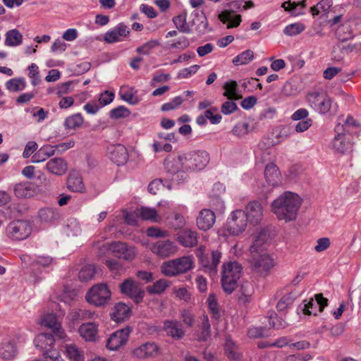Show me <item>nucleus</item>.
<instances>
[{
  "label": "nucleus",
  "instance_id": "nucleus-8",
  "mask_svg": "<svg viewBox=\"0 0 361 361\" xmlns=\"http://www.w3.org/2000/svg\"><path fill=\"white\" fill-rule=\"evenodd\" d=\"M249 263L251 270L262 277L268 276L276 265L274 259L266 252L251 253Z\"/></svg>",
  "mask_w": 361,
  "mask_h": 361
},
{
  "label": "nucleus",
  "instance_id": "nucleus-19",
  "mask_svg": "<svg viewBox=\"0 0 361 361\" xmlns=\"http://www.w3.org/2000/svg\"><path fill=\"white\" fill-rule=\"evenodd\" d=\"M163 330L173 340H180L185 335L183 324L176 319H167L163 322Z\"/></svg>",
  "mask_w": 361,
  "mask_h": 361
},
{
  "label": "nucleus",
  "instance_id": "nucleus-9",
  "mask_svg": "<svg viewBox=\"0 0 361 361\" xmlns=\"http://www.w3.org/2000/svg\"><path fill=\"white\" fill-rule=\"evenodd\" d=\"M184 170L186 173L203 169L209 161V155L206 151H192L182 154Z\"/></svg>",
  "mask_w": 361,
  "mask_h": 361
},
{
  "label": "nucleus",
  "instance_id": "nucleus-46",
  "mask_svg": "<svg viewBox=\"0 0 361 361\" xmlns=\"http://www.w3.org/2000/svg\"><path fill=\"white\" fill-rule=\"evenodd\" d=\"M336 38L341 42L348 41L353 37V34L349 24L341 25L336 31Z\"/></svg>",
  "mask_w": 361,
  "mask_h": 361
},
{
  "label": "nucleus",
  "instance_id": "nucleus-63",
  "mask_svg": "<svg viewBox=\"0 0 361 361\" xmlns=\"http://www.w3.org/2000/svg\"><path fill=\"white\" fill-rule=\"evenodd\" d=\"M159 44L157 40H149L136 49L139 54L148 55L150 51Z\"/></svg>",
  "mask_w": 361,
  "mask_h": 361
},
{
  "label": "nucleus",
  "instance_id": "nucleus-30",
  "mask_svg": "<svg viewBox=\"0 0 361 361\" xmlns=\"http://www.w3.org/2000/svg\"><path fill=\"white\" fill-rule=\"evenodd\" d=\"M78 332L85 341H95L98 333L97 325L94 322L84 323L80 326Z\"/></svg>",
  "mask_w": 361,
  "mask_h": 361
},
{
  "label": "nucleus",
  "instance_id": "nucleus-22",
  "mask_svg": "<svg viewBox=\"0 0 361 361\" xmlns=\"http://www.w3.org/2000/svg\"><path fill=\"white\" fill-rule=\"evenodd\" d=\"M215 221L214 212L209 209H203L199 212L196 218V225L200 230L207 231L212 228Z\"/></svg>",
  "mask_w": 361,
  "mask_h": 361
},
{
  "label": "nucleus",
  "instance_id": "nucleus-24",
  "mask_svg": "<svg viewBox=\"0 0 361 361\" xmlns=\"http://www.w3.org/2000/svg\"><path fill=\"white\" fill-rule=\"evenodd\" d=\"M271 238L272 235H271L269 230H261L255 236L252 244L250 246V250L251 253L263 252L262 251L266 248Z\"/></svg>",
  "mask_w": 361,
  "mask_h": 361
},
{
  "label": "nucleus",
  "instance_id": "nucleus-21",
  "mask_svg": "<svg viewBox=\"0 0 361 361\" xmlns=\"http://www.w3.org/2000/svg\"><path fill=\"white\" fill-rule=\"evenodd\" d=\"M107 154L109 158L118 166L124 165L129 157L126 147L121 144L109 147Z\"/></svg>",
  "mask_w": 361,
  "mask_h": 361
},
{
  "label": "nucleus",
  "instance_id": "nucleus-53",
  "mask_svg": "<svg viewBox=\"0 0 361 361\" xmlns=\"http://www.w3.org/2000/svg\"><path fill=\"white\" fill-rule=\"evenodd\" d=\"M39 217L42 221L51 222L59 218V214L53 209L47 207L39 211Z\"/></svg>",
  "mask_w": 361,
  "mask_h": 361
},
{
  "label": "nucleus",
  "instance_id": "nucleus-31",
  "mask_svg": "<svg viewBox=\"0 0 361 361\" xmlns=\"http://www.w3.org/2000/svg\"><path fill=\"white\" fill-rule=\"evenodd\" d=\"M51 262L52 258L49 256L37 257V258L34 259L30 264L33 276L35 277L37 280L40 279L41 277L39 274L42 273L41 267H47L51 264Z\"/></svg>",
  "mask_w": 361,
  "mask_h": 361
},
{
  "label": "nucleus",
  "instance_id": "nucleus-11",
  "mask_svg": "<svg viewBox=\"0 0 361 361\" xmlns=\"http://www.w3.org/2000/svg\"><path fill=\"white\" fill-rule=\"evenodd\" d=\"M103 250H109L116 257L126 261H132L136 256L135 247L121 241H113L110 243L104 244L100 247V253Z\"/></svg>",
  "mask_w": 361,
  "mask_h": 361
},
{
  "label": "nucleus",
  "instance_id": "nucleus-29",
  "mask_svg": "<svg viewBox=\"0 0 361 361\" xmlns=\"http://www.w3.org/2000/svg\"><path fill=\"white\" fill-rule=\"evenodd\" d=\"M192 16L193 18L192 20V25L195 26V30L199 34H204L207 32L209 24L207 16L204 11H195L192 12Z\"/></svg>",
  "mask_w": 361,
  "mask_h": 361
},
{
  "label": "nucleus",
  "instance_id": "nucleus-58",
  "mask_svg": "<svg viewBox=\"0 0 361 361\" xmlns=\"http://www.w3.org/2000/svg\"><path fill=\"white\" fill-rule=\"evenodd\" d=\"M305 29V26L304 24L300 23H295L290 25H287L284 30L283 32L285 35L288 36H294L301 33Z\"/></svg>",
  "mask_w": 361,
  "mask_h": 361
},
{
  "label": "nucleus",
  "instance_id": "nucleus-55",
  "mask_svg": "<svg viewBox=\"0 0 361 361\" xmlns=\"http://www.w3.org/2000/svg\"><path fill=\"white\" fill-rule=\"evenodd\" d=\"M140 215L144 220H150L154 222H158L159 220L157 210L153 208L141 207L140 209Z\"/></svg>",
  "mask_w": 361,
  "mask_h": 361
},
{
  "label": "nucleus",
  "instance_id": "nucleus-44",
  "mask_svg": "<svg viewBox=\"0 0 361 361\" xmlns=\"http://www.w3.org/2000/svg\"><path fill=\"white\" fill-rule=\"evenodd\" d=\"M224 350L229 360H238L241 357V355L234 342L229 338H226Z\"/></svg>",
  "mask_w": 361,
  "mask_h": 361
},
{
  "label": "nucleus",
  "instance_id": "nucleus-50",
  "mask_svg": "<svg viewBox=\"0 0 361 361\" xmlns=\"http://www.w3.org/2000/svg\"><path fill=\"white\" fill-rule=\"evenodd\" d=\"M209 312L212 315V318L219 320L221 317L219 305L214 294H210L207 300Z\"/></svg>",
  "mask_w": 361,
  "mask_h": 361
},
{
  "label": "nucleus",
  "instance_id": "nucleus-61",
  "mask_svg": "<svg viewBox=\"0 0 361 361\" xmlns=\"http://www.w3.org/2000/svg\"><path fill=\"white\" fill-rule=\"evenodd\" d=\"M249 126L247 122H239L232 129V133L239 137H243L248 133Z\"/></svg>",
  "mask_w": 361,
  "mask_h": 361
},
{
  "label": "nucleus",
  "instance_id": "nucleus-2",
  "mask_svg": "<svg viewBox=\"0 0 361 361\" xmlns=\"http://www.w3.org/2000/svg\"><path fill=\"white\" fill-rule=\"evenodd\" d=\"M202 270L210 276H215L221 262L222 253L218 250H207L204 246L199 247L195 252Z\"/></svg>",
  "mask_w": 361,
  "mask_h": 361
},
{
  "label": "nucleus",
  "instance_id": "nucleus-13",
  "mask_svg": "<svg viewBox=\"0 0 361 361\" xmlns=\"http://www.w3.org/2000/svg\"><path fill=\"white\" fill-rule=\"evenodd\" d=\"M32 225L25 220H16L8 224L6 233L8 238L13 240H23L26 239L32 233Z\"/></svg>",
  "mask_w": 361,
  "mask_h": 361
},
{
  "label": "nucleus",
  "instance_id": "nucleus-48",
  "mask_svg": "<svg viewBox=\"0 0 361 361\" xmlns=\"http://www.w3.org/2000/svg\"><path fill=\"white\" fill-rule=\"evenodd\" d=\"M5 85L9 92H20L25 88L26 82L23 78H14L8 80Z\"/></svg>",
  "mask_w": 361,
  "mask_h": 361
},
{
  "label": "nucleus",
  "instance_id": "nucleus-60",
  "mask_svg": "<svg viewBox=\"0 0 361 361\" xmlns=\"http://www.w3.org/2000/svg\"><path fill=\"white\" fill-rule=\"evenodd\" d=\"M130 114V110L123 106H118L116 108H114L110 111V117L114 119H118L122 118L128 117Z\"/></svg>",
  "mask_w": 361,
  "mask_h": 361
},
{
  "label": "nucleus",
  "instance_id": "nucleus-54",
  "mask_svg": "<svg viewBox=\"0 0 361 361\" xmlns=\"http://www.w3.org/2000/svg\"><path fill=\"white\" fill-rule=\"evenodd\" d=\"M254 53L250 49L245 50L233 59V63L235 66L245 65L253 60Z\"/></svg>",
  "mask_w": 361,
  "mask_h": 361
},
{
  "label": "nucleus",
  "instance_id": "nucleus-38",
  "mask_svg": "<svg viewBox=\"0 0 361 361\" xmlns=\"http://www.w3.org/2000/svg\"><path fill=\"white\" fill-rule=\"evenodd\" d=\"M4 44L8 47H16L23 42V35L17 29H12L6 32Z\"/></svg>",
  "mask_w": 361,
  "mask_h": 361
},
{
  "label": "nucleus",
  "instance_id": "nucleus-20",
  "mask_svg": "<svg viewBox=\"0 0 361 361\" xmlns=\"http://www.w3.org/2000/svg\"><path fill=\"white\" fill-rule=\"evenodd\" d=\"M343 125L338 123L335 128L337 135L335 136L332 142L333 148L341 154L350 151L352 148V144L349 140H347L345 135L343 133Z\"/></svg>",
  "mask_w": 361,
  "mask_h": 361
},
{
  "label": "nucleus",
  "instance_id": "nucleus-6",
  "mask_svg": "<svg viewBox=\"0 0 361 361\" xmlns=\"http://www.w3.org/2000/svg\"><path fill=\"white\" fill-rule=\"evenodd\" d=\"M183 155L176 157L169 156L164 161V166L169 176L172 177V181L178 185L183 183L188 178L186 171L184 170Z\"/></svg>",
  "mask_w": 361,
  "mask_h": 361
},
{
  "label": "nucleus",
  "instance_id": "nucleus-49",
  "mask_svg": "<svg viewBox=\"0 0 361 361\" xmlns=\"http://www.w3.org/2000/svg\"><path fill=\"white\" fill-rule=\"evenodd\" d=\"M67 357L71 361H83L84 355L82 352L75 345H67L66 347Z\"/></svg>",
  "mask_w": 361,
  "mask_h": 361
},
{
  "label": "nucleus",
  "instance_id": "nucleus-35",
  "mask_svg": "<svg viewBox=\"0 0 361 361\" xmlns=\"http://www.w3.org/2000/svg\"><path fill=\"white\" fill-rule=\"evenodd\" d=\"M179 243L184 247H193L197 244V233L191 229H185L178 237Z\"/></svg>",
  "mask_w": 361,
  "mask_h": 361
},
{
  "label": "nucleus",
  "instance_id": "nucleus-47",
  "mask_svg": "<svg viewBox=\"0 0 361 361\" xmlns=\"http://www.w3.org/2000/svg\"><path fill=\"white\" fill-rule=\"evenodd\" d=\"M201 333L198 336L197 341L204 342L211 336V325L207 315H204L202 318Z\"/></svg>",
  "mask_w": 361,
  "mask_h": 361
},
{
  "label": "nucleus",
  "instance_id": "nucleus-36",
  "mask_svg": "<svg viewBox=\"0 0 361 361\" xmlns=\"http://www.w3.org/2000/svg\"><path fill=\"white\" fill-rule=\"evenodd\" d=\"M306 0H302L299 2L287 1L282 4L281 7L286 11L290 12L292 16H298L303 15L305 13L302 11L307 6Z\"/></svg>",
  "mask_w": 361,
  "mask_h": 361
},
{
  "label": "nucleus",
  "instance_id": "nucleus-15",
  "mask_svg": "<svg viewBox=\"0 0 361 361\" xmlns=\"http://www.w3.org/2000/svg\"><path fill=\"white\" fill-rule=\"evenodd\" d=\"M243 1H235L228 4L229 10H225L219 15V18L223 23H228V29L238 27L241 21V16H233V13L243 8Z\"/></svg>",
  "mask_w": 361,
  "mask_h": 361
},
{
  "label": "nucleus",
  "instance_id": "nucleus-42",
  "mask_svg": "<svg viewBox=\"0 0 361 361\" xmlns=\"http://www.w3.org/2000/svg\"><path fill=\"white\" fill-rule=\"evenodd\" d=\"M17 353L16 347L11 343L3 344L0 347V357L5 360L14 359Z\"/></svg>",
  "mask_w": 361,
  "mask_h": 361
},
{
  "label": "nucleus",
  "instance_id": "nucleus-56",
  "mask_svg": "<svg viewBox=\"0 0 361 361\" xmlns=\"http://www.w3.org/2000/svg\"><path fill=\"white\" fill-rule=\"evenodd\" d=\"M96 273L94 265L88 264L83 267L79 272L78 277L80 281H87L93 279Z\"/></svg>",
  "mask_w": 361,
  "mask_h": 361
},
{
  "label": "nucleus",
  "instance_id": "nucleus-27",
  "mask_svg": "<svg viewBox=\"0 0 361 361\" xmlns=\"http://www.w3.org/2000/svg\"><path fill=\"white\" fill-rule=\"evenodd\" d=\"M246 216L247 221L253 224L259 223L262 216V209L261 204L258 201L250 202L246 207Z\"/></svg>",
  "mask_w": 361,
  "mask_h": 361
},
{
  "label": "nucleus",
  "instance_id": "nucleus-26",
  "mask_svg": "<svg viewBox=\"0 0 361 361\" xmlns=\"http://www.w3.org/2000/svg\"><path fill=\"white\" fill-rule=\"evenodd\" d=\"M68 189L74 192H83L85 185L80 173L77 171H71L66 180Z\"/></svg>",
  "mask_w": 361,
  "mask_h": 361
},
{
  "label": "nucleus",
  "instance_id": "nucleus-33",
  "mask_svg": "<svg viewBox=\"0 0 361 361\" xmlns=\"http://www.w3.org/2000/svg\"><path fill=\"white\" fill-rule=\"evenodd\" d=\"M254 292V286L251 282H243L238 291V299L239 302L242 304L250 302Z\"/></svg>",
  "mask_w": 361,
  "mask_h": 361
},
{
  "label": "nucleus",
  "instance_id": "nucleus-43",
  "mask_svg": "<svg viewBox=\"0 0 361 361\" xmlns=\"http://www.w3.org/2000/svg\"><path fill=\"white\" fill-rule=\"evenodd\" d=\"M170 286V283L164 279H159L154 282L152 286H148L146 288L150 295H159Z\"/></svg>",
  "mask_w": 361,
  "mask_h": 361
},
{
  "label": "nucleus",
  "instance_id": "nucleus-4",
  "mask_svg": "<svg viewBox=\"0 0 361 361\" xmlns=\"http://www.w3.org/2000/svg\"><path fill=\"white\" fill-rule=\"evenodd\" d=\"M41 324L42 326L51 329V333H43L39 334L37 339L41 342H46L49 346L54 344L55 338L63 339L66 334L61 328V324L58 322L55 314H47L42 318Z\"/></svg>",
  "mask_w": 361,
  "mask_h": 361
},
{
  "label": "nucleus",
  "instance_id": "nucleus-51",
  "mask_svg": "<svg viewBox=\"0 0 361 361\" xmlns=\"http://www.w3.org/2000/svg\"><path fill=\"white\" fill-rule=\"evenodd\" d=\"M176 28L181 32L190 33L191 29L186 22V14H180L173 18Z\"/></svg>",
  "mask_w": 361,
  "mask_h": 361
},
{
  "label": "nucleus",
  "instance_id": "nucleus-64",
  "mask_svg": "<svg viewBox=\"0 0 361 361\" xmlns=\"http://www.w3.org/2000/svg\"><path fill=\"white\" fill-rule=\"evenodd\" d=\"M312 355L307 353L293 354L287 356L284 361H309Z\"/></svg>",
  "mask_w": 361,
  "mask_h": 361
},
{
  "label": "nucleus",
  "instance_id": "nucleus-12",
  "mask_svg": "<svg viewBox=\"0 0 361 361\" xmlns=\"http://www.w3.org/2000/svg\"><path fill=\"white\" fill-rule=\"evenodd\" d=\"M119 288L122 295L130 298L135 304L141 303L145 295L140 283L131 278L126 279L120 283Z\"/></svg>",
  "mask_w": 361,
  "mask_h": 361
},
{
  "label": "nucleus",
  "instance_id": "nucleus-41",
  "mask_svg": "<svg viewBox=\"0 0 361 361\" xmlns=\"http://www.w3.org/2000/svg\"><path fill=\"white\" fill-rule=\"evenodd\" d=\"M83 123V116L80 113H77L66 118L63 126L66 130H75L81 127Z\"/></svg>",
  "mask_w": 361,
  "mask_h": 361
},
{
  "label": "nucleus",
  "instance_id": "nucleus-7",
  "mask_svg": "<svg viewBox=\"0 0 361 361\" xmlns=\"http://www.w3.org/2000/svg\"><path fill=\"white\" fill-rule=\"evenodd\" d=\"M242 274V267L237 262H229L223 264L221 285L224 290L231 294L237 287V282Z\"/></svg>",
  "mask_w": 361,
  "mask_h": 361
},
{
  "label": "nucleus",
  "instance_id": "nucleus-45",
  "mask_svg": "<svg viewBox=\"0 0 361 361\" xmlns=\"http://www.w3.org/2000/svg\"><path fill=\"white\" fill-rule=\"evenodd\" d=\"M169 225L173 229L182 228L185 224L184 216L177 212H173L166 217Z\"/></svg>",
  "mask_w": 361,
  "mask_h": 361
},
{
  "label": "nucleus",
  "instance_id": "nucleus-16",
  "mask_svg": "<svg viewBox=\"0 0 361 361\" xmlns=\"http://www.w3.org/2000/svg\"><path fill=\"white\" fill-rule=\"evenodd\" d=\"M315 298H310L309 300L303 301L302 310L304 314L308 315H317V312H323L324 307L328 305V299L323 297L322 293L316 294Z\"/></svg>",
  "mask_w": 361,
  "mask_h": 361
},
{
  "label": "nucleus",
  "instance_id": "nucleus-37",
  "mask_svg": "<svg viewBox=\"0 0 361 361\" xmlns=\"http://www.w3.org/2000/svg\"><path fill=\"white\" fill-rule=\"evenodd\" d=\"M55 154V149L52 145H44L32 157L33 163L42 162Z\"/></svg>",
  "mask_w": 361,
  "mask_h": 361
},
{
  "label": "nucleus",
  "instance_id": "nucleus-34",
  "mask_svg": "<svg viewBox=\"0 0 361 361\" xmlns=\"http://www.w3.org/2000/svg\"><path fill=\"white\" fill-rule=\"evenodd\" d=\"M94 312L86 309H73L68 315V319L74 324H78L81 322L93 318Z\"/></svg>",
  "mask_w": 361,
  "mask_h": 361
},
{
  "label": "nucleus",
  "instance_id": "nucleus-57",
  "mask_svg": "<svg viewBox=\"0 0 361 361\" xmlns=\"http://www.w3.org/2000/svg\"><path fill=\"white\" fill-rule=\"evenodd\" d=\"M269 324L275 329H284L288 323L282 318L279 317L276 313H271L268 318Z\"/></svg>",
  "mask_w": 361,
  "mask_h": 361
},
{
  "label": "nucleus",
  "instance_id": "nucleus-14",
  "mask_svg": "<svg viewBox=\"0 0 361 361\" xmlns=\"http://www.w3.org/2000/svg\"><path fill=\"white\" fill-rule=\"evenodd\" d=\"M247 217L245 212L238 209L233 212L226 222V228L230 234L238 235L247 226Z\"/></svg>",
  "mask_w": 361,
  "mask_h": 361
},
{
  "label": "nucleus",
  "instance_id": "nucleus-3",
  "mask_svg": "<svg viewBox=\"0 0 361 361\" xmlns=\"http://www.w3.org/2000/svg\"><path fill=\"white\" fill-rule=\"evenodd\" d=\"M309 106L320 114H333L336 111V104L328 94L322 90L309 92L306 95Z\"/></svg>",
  "mask_w": 361,
  "mask_h": 361
},
{
  "label": "nucleus",
  "instance_id": "nucleus-52",
  "mask_svg": "<svg viewBox=\"0 0 361 361\" xmlns=\"http://www.w3.org/2000/svg\"><path fill=\"white\" fill-rule=\"evenodd\" d=\"M295 296L292 293L284 295L278 302L276 309L279 312H285L293 304Z\"/></svg>",
  "mask_w": 361,
  "mask_h": 361
},
{
  "label": "nucleus",
  "instance_id": "nucleus-25",
  "mask_svg": "<svg viewBox=\"0 0 361 361\" xmlns=\"http://www.w3.org/2000/svg\"><path fill=\"white\" fill-rule=\"evenodd\" d=\"M68 166L66 159L61 157L50 159L46 164V169L51 174L61 176L68 171Z\"/></svg>",
  "mask_w": 361,
  "mask_h": 361
},
{
  "label": "nucleus",
  "instance_id": "nucleus-40",
  "mask_svg": "<svg viewBox=\"0 0 361 361\" xmlns=\"http://www.w3.org/2000/svg\"><path fill=\"white\" fill-rule=\"evenodd\" d=\"M224 88L225 92L224 96L226 97L230 100H238L242 98V96L238 93V88L237 82L231 80L224 84Z\"/></svg>",
  "mask_w": 361,
  "mask_h": 361
},
{
  "label": "nucleus",
  "instance_id": "nucleus-18",
  "mask_svg": "<svg viewBox=\"0 0 361 361\" xmlns=\"http://www.w3.org/2000/svg\"><path fill=\"white\" fill-rule=\"evenodd\" d=\"M132 353L139 359L154 358L161 354V348L154 342H146L135 348Z\"/></svg>",
  "mask_w": 361,
  "mask_h": 361
},
{
  "label": "nucleus",
  "instance_id": "nucleus-5",
  "mask_svg": "<svg viewBox=\"0 0 361 361\" xmlns=\"http://www.w3.org/2000/svg\"><path fill=\"white\" fill-rule=\"evenodd\" d=\"M193 264L192 257L183 256L164 262L161 266V271L166 276L173 277L192 269Z\"/></svg>",
  "mask_w": 361,
  "mask_h": 361
},
{
  "label": "nucleus",
  "instance_id": "nucleus-59",
  "mask_svg": "<svg viewBox=\"0 0 361 361\" xmlns=\"http://www.w3.org/2000/svg\"><path fill=\"white\" fill-rule=\"evenodd\" d=\"M161 184H163L169 190L171 189V183L162 178H156L150 182V183L148 185V191L151 194L155 195L157 191L159 190V186Z\"/></svg>",
  "mask_w": 361,
  "mask_h": 361
},
{
  "label": "nucleus",
  "instance_id": "nucleus-10",
  "mask_svg": "<svg viewBox=\"0 0 361 361\" xmlns=\"http://www.w3.org/2000/svg\"><path fill=\"white\" fill-rule=\"evenodd\" d=\"M85 299L96 307L104 306L111 300V293L106 284L98 283L88 290Z\"/></svg>",
  "mask_w": 361,
  "mask_h": 361
},
{
  "label": "nucleus",
  "instance_id": "nucleus-28",
  "mask_svg": "<svg viewBox=\"0 0 361 361\" xmlns=\"http://www.w3.org/2000/svg\"><path fill=\"white\" fill-rule=\"evenodd\" d=\"M281 173L279 167L274 163L268 164L264 169V177L269 185L276 187L280 183Z\"/></svg>",
  "mask_w": 361,
  "mask_h": 361
},
{
  "label": "nucleus",
  "instance_id": "nucleus-1",
  "mask_svg": "<svg viewBox=\"0 0 361 361\" xmlns=\"http://www.w3.org/2000/svg\"><path fill=\"white\" fill-rule=\"evenodd\" d=\"M302 199L295 193L285 192L271 203V211L279 220L293 221L297 218Z\"/></svg>",
  "mask_w": 361,
  "mask_h": 361
},
{
  "label": "nucleus",
  "instance_id": "nucleus-32",
  "mask_svg": "<svg viewBox=\"0 0 361 361\" xmlns=\"http://www.w3.org/2000/svg\"><path fill=\"white\" fill-rule=\"evenodd\" d=\"M130 308L123 302L117 303L111 313V319L117 323L122 322L130 315Z\"/></svg>",
  "mask_w": 361,
  "mask_h": 361
},
{
  "label": "nucleus",
  "instance_id": "nucleus-39",
  "mask_svg": "<svg viewBox=\"0 0 361 361\" xmlns=\"http://www.w3.org/2000/svg\"><path fill=\"white\" fill-rule=\"evenodd\" d=\"M14 193L18 198H28L33 195L34 190L30 183H20L15 185Z\"/></svg>",
  "mask_w": 361,
  "mask_h": 361
},
{
  "label": "nucleus",
  "instance_id": "nucleus-62",
  "mask_svg": "<svg viewBox=\"0 0 361 361\" xmlns=\"http://www.w3.org/2000/svg\"><path fill=\"white\" fill-rule=\"evenodd\" d=\"M183 102V99L180 96L175 97L172 101L164 103L161 106L162 111L173 110L180 106Z\"/></svg>",
  "mask_w": 361,
  "mask_h": 361
},
{
  "label": "nucleus",
  "instance_id": "nucleus-23",
  "mask_svg": "<svg viewBox=\"0 0 361 361\" xmlns=\"http://www.w3.org/2000/svg\"><path fill=\"white\" fill-rule=\"evenodd\" d=\"M151 250L161 257H168L176 252L177 247L169 240H159L152 245Z\"/></svg>",
  "mask_w": 361,
  "mask_h": 361
},
{
  "label": "nucleus",
  "instance_id": "nucleus-17",
  "mask_svg": "<svg viewBox=\"0 0 361 361\" xmlns=\"http://www.w3.org/2000/svg\"><path fill=\"white\" fill-rule=\"evenodd\" d=\"M131 329L129 326L112 333L106 341V348L110 350H116L124 345L129 338Z\"/></svg>",
  "mask_w": 361,
  "mask_h": 361
}]
</instances>
